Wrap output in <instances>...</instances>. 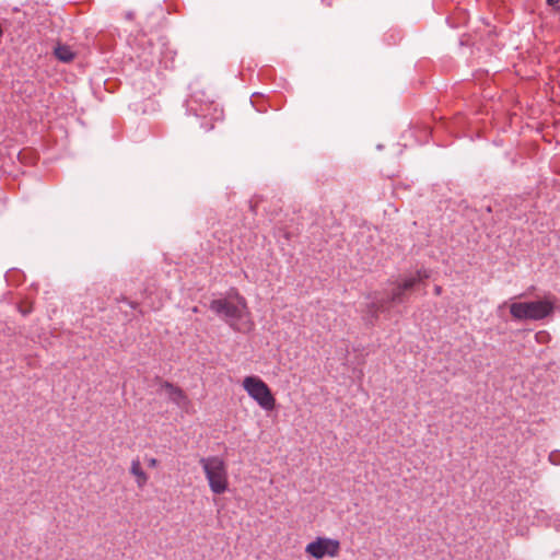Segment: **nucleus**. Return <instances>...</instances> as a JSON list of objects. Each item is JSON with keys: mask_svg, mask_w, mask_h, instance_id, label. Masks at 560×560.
<instances>
[{"mask_svg": "<svg viewBox=\"0 0 560 560\" xmlns=\"http://www.w3.org/2000/svg\"><path fill=\"white\" fill-rule=\"evenodd\" d=\"M210 310L223 318L234 331L249 334L255 328L247 302L237 292L211 301Z\"/></svg>", "mask_w": 560, "mask_h": 560, "instance_id": "nucleus-1", "label": "nucleus"}, {"mask_svg": "<svg viewBox=\"0 0 560 560\" xmlns=\"http://www.w3.org/2000/svg\"><path fill=\"white\" fill-rule=\"evenodd\" d=\"M557 301V298L552 295H546L537 301L525 302L512 299L509 303H503V306L509 305L510 314L515 320H541L555 312Z\"/></svg>", "mask_w": 560, "mask_h": 560, "instance_id": "nucleus-2", "label": "nucleus"}, {"mask_svg": "<svg viewBox=\"0 0 560 560\" xmlns=\"http://www.w3.org/2000/svg\"><path fill=\"white\" fill-rule=\"evenodd\" d=\"M199 465L208 482L211 493L221 495L230 488L229 466L226 460L218 455L201 457Z\"/></svg>", "mask_w": 560, "mask_h": 560, "instance_id": "nucleus-3", "label": "nucleus"}, {"mask_svg": "<svg viewBox=\"0 0 560 560\" xmlns=\"http://www.w3.org/2000/svg\"><path fill=\"white\" fill-rule=\"evenodd\" d=\"M246 394L265 411L276 409L277 400L269 385L257 375H247L242 381Z\"/></svg>", "mask_w": 560, "mask_h": 560, "instance_id": "nucleus-4", "label": "nucleus"}, {"mask_svg": "<svg viewBox=\"0 0 560 560\" xmlns=\"http://www.w3.org/2000/svg\"><path fill=\"white\" fill-rule=\"evenodd\" d=\"M304 551L312 560L336 559L341 553V542L337 538L316 536L306 544Z\"/></svg>", "mask_w": 560, "mask_h": 560, "instance_id": "nucleus-5", "label": "nucleus"}, {"mask_svg": "<svg viewBox=\"0 0 560 560\" xmlns=\"http://www.w3.org/2000/svg\"><path fill=\"white\" fill-rule=\"evenodd\" d=\"M430 273L425 269L417 270L415 273L404 277L392 288L389 292V301L393 303H401L407 294L416 287V284L428 279Z\"/></svg>", "mask_w": 560, "mask_h": 560, "instance_id": "nucleus-6", "label": "nucleus"}, {"mask_svg": "<svg viewBox=\"0 0 560 560\" xmlns=\"http://www.w3.org/2000/svg\"><path fill=\"white\" fill-rule=\"evenodd\" d=\"M162 389L166 397L178 407L184 408L189 404L188 396L180 387L166 382L162 385Z\"/></svg>", "mask_w": 560, "mask_h": 560, "instance_id": "nucleus-7", "label": "nucleus"}, {"mask_svg": "<svg viewBox=\"0 0 560 560\" xmlns=\"http://www.w3.org/2000/svg\"><path fill=\"white\" fill-rule=\"evenodd\" d=\"M129 474L133 477L138 489L142 490L148 485L150 476L144 470L139 457L131 459Z\"/></svg>", "mask_w": 560, "mask_h": 560, "instance_id": "nucleus-8", "label": "nucleus"}, {"mask_svg": "<svg viewBox=\"0 0 560 560\" xmlns=\"http://www.w3.org/2000/svg\"><path fill=\"white\" fill-rule=\"evenodd\" d=\"M56 57L65 62H69L73 59L74 55L68 46H58L55 49Z\"/></svg>", "mask_w": 560, "mask_h": 560, "instance_id": "nucleus-9", "label": "nucleus"}, {"mask_svg": "<svg viewBox=\"0 0 560 560\" xmlns=\"http://www.w3.org/2000/svg\"><path fill=\"white\" fill-rule=\"evenodd\" d=\"M386 310L385 302L384 301H376L372 302L369 305V311L373 316H377L378 314L383 313Z\"/></svg>", "mask_w": 560, "mask_h": 560, "instance_id": "nucleus-10", "label": "nucleus"}, {"mask_svg": "<svg viewBox=\"0 0 560 560\" xmlns=\"http://www.w3.org/2000/svg\"><path fill=\"white\" fill-rule=\"evenodd\" d=\"M535 339L538 343H547L550 340V335L546 330L536 332Z\"/></svg>", "mask_w": 560, "mask_h": 560, "instance_id": "nucleus-11", "label": "nucleus"}, {"mask_svg": "<svg viewBox=\"0 0 560 560\" xmlns=\"http://www.w3.org/2000/svg\"><path fill=\"white\" fill-rule=\"evenodd\" d=\"M549 462L552 465H560V451H552L549 454Z\"/></svg>", "mask_w": 560, "mask_h": 560, "instance_id": "nucleus-12", "label": "nucleus"}, {"mask_svg": "<svg viewBox=\"0 0 560 560\" xmlns=\"http://www.w3.org/2000/svg\"><path fill=\"white\" fill-rule=\"evenodd\" d=\"M144 459L150 468H156L160 464L159 459L155 457L145 456Z\"/></svg>", "mask_w": 560, "mask_h": 560, "instance_id": "nucleus-13", "label": "nucleus"}, {"mask_svg": "<svg viewBox=\"0 0 560 560\" xmlns=\"http://www.w3.org/2000/svg\"><path fill=\"white\" fill-rule=\"evenodd\" d=\"M434 292H435V294H436V295H440V294H441V292H442V288H441L440 285H436V287L434 288Z\"/></svg>", "mask_w": 560, "mask_h": 560, "instance_id": "nucleus-14", "label": "nucleus"}, {"mask_svg": "<svg viewBox=\"0 0 560 560\" xmlns=\"http://www.w3.org/2000/svg\"><path fill=\"white\" fill-rule=\"evenodd\" d=\"M559 0H547L549 5H555Z\"/></svg>", "mask_w": 560, "mask_h": 560, "instance_id": "nucleus-15", "label": "nucleus"}]
</instances>
